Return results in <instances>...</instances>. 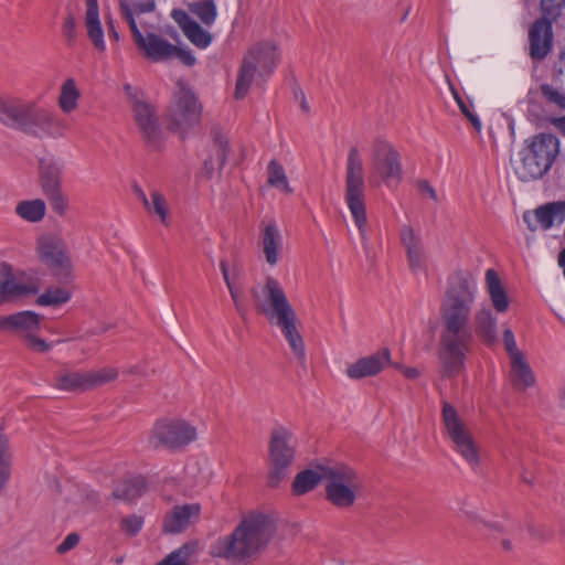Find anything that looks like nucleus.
I'll list each match as a JSON object with an SVG mask.
<instances>
[{
    "label": "nucleus",
    "mask_w": 565,
    "mask_h": 565,
    "mask_svg": "<svg viewBox=\"0 0 565 565\" xmlns=\"http://www.w3.org/2000/svg\"><path fill=\"white\" fill-rule=\"evenodd\" d=\"M200 115L201 106L194 93L180 84L169 108V116L174 128L181 132L185 131L199 121Z\"/></svg>",
    "instance_id": "nucleus-16"
},
{
    "label": "nucleus",
    "mask_w": 565,
    "mask_h": 565,
    "mask_svg": "<svg viewBox=\"0 0 565 565\" xmlns=\"http://www.w3.org/2000/svg\"><path fill=\"white\" fill-rule=\"evenodd\" d=\"M477 292L476 280L470 276H460L451 282L441 302L443 330L438 358L445 376L457 375L465 367L472 339L469 320Z\"/></svg>",
    "instance_id": "nucleus-1"
},
{
    "label": "nucleus",
    "mask_w": 565,
    "mask_h": 565,
    "mask_svg": "<svg viewBox=\"0 0 565 565\" xmlns=\"http://www.w3.org/2000/svg\"><path fill=\"white\" fill-rule=\"evenodd\" d=\"M558 265L563 268V273H564V277H565V248L559 253Z\"/></svg>",
    "instance_id": "nucleus-63"
},
{
    "label": "nucleus",
    "mask_w": 565,
    "mask_h": 565,
    "mask_svg": "<svg viewBox=\"0 0 565 565\" xmlns=\"http://www.w3.org/2000/svg\"><path fill=\"white\" fill-rule=\"evenodd\" d=\"M195 551V546L184 544L175 551L168 554L162 561L156 565H190L191 556Z\"/></svg>",
    "instance_id": "nucleus-45"
},
{
    "label": "nucleus",
    "mask_w": 565,
    "mask_h": 565,
    "mask_svg": "<svg viewBox=\"0 0 565 565\" xmlns=\"http://www.w3.org/2000/svg\"><path fill=\"white\" fill-rule=\"evenodd\" d=\"M390 363L391 353L388 350L384 349L371 355L358 359L348 366L345 374L351 380L372 377L385 370Z\"/></svg>",
    "instance_id": "nucleus-20"
},
{
    "label": "nucleus",
    "mask_w": 565,
    "mask_h": 565,
    "mask_svg": "<svg viewBox=\"0 0 565 565\" xmlns=\"http://www.w3.org/2000/svg\"><path fill=\"white\" fill-rule=\"evenodd\" d=\"M54 386L62 391L90 390L88 371H61L55 375Z\"/></svg>",
    "instance_id": "nucleus-33"
},
{
    "label": "nucleus",
    "mask_w": 565,
    "mask_h": 565,
    "mask_svg": "<svg viewBox=\"0 0 565 565\" xmlns=\"http://www.w3.org/2000/svg\"><path fill=\"white\" fill-rule=\"evenodd\" d=\"M522 480L525 482V483H529V484H532L533 483V479L530 478V476H525L523 475L522 476Z\"/></svg>",
    "instance_id": "nucleus-64"
},
{
    "label": "nucleus",
    "mask_w": 565,
    "mask_h": 565,
    "mask_svg": "<svg viewBox=\"0 0 565 565\" xmlns=\"http://www.w3.org/2000/svg\"><path fill=\"white\" fill-rule=\"evenodd\" d=\"M401 239L407 250L408 264L413 270H420L424 267V254L419 238L409 226H404L401 232Z\"/></svg>",
    "instance_id": "nucleus-31"
},
{
    "label": "nucleus",
    "mask_w": 565,
    "mask_h": 565,
    "mask_svg": "<svg viewBox=\"0 0 565 565\" xmlns=\"http://www.w3.org/2000/svg\"><path fill=\"white\" fill-rule=\"evenodd\" d=\"M62 33L68 45H72L77 38L76 21L73 15H67L62 25Z\"/></svg>",
    "instance_id": "nucleus-54"
},
{
    "label": "nucleus",
    "mask_w": 565,
    "mask_h": 565,
    "mask_svg": "<svg viewBox=\"0 0 565 565\" xmlns=\"http://www.w3.org/2000/svg\"><path fill=\"white\" fill-rule=\"evenodd\" d=\"M15 214L30 223L41 222L46 213V204L42 199L24 200L15 205Z\"/></svg>",
    "instance_id": "nucleus-39"
},
{
    "label": "nucleus",
    "mask_w": 565,
    "mask_h": 565,
    "mask_svg": "<svg viewBox=\"0 0 565 565\" xmlns=\"http://www.w3.org/2000/svg\"><path fill=\"white\" fill-rule=\"evenodd\" d=\"M183 33L199 49H206L212 43L211 33L195 21Z\"/></svg>",
    "instance_id": "nucleus-46"
},
{
    "label": "nucleus",
    "mask_w": 565,
    "mask_h": 565,
    "mask_svg": "<svg viewBox=\"0 0 565 565\" xmlns=\"http://www.w3.org/2000/svg\"><path fill=\"white\" fill-rule=\"evenodd\" d=\"M475 328L477 334L489 344L497 340V322L489 308H482L475 316Z\"/></svg>",
    "instance_id": "nucleus-37"
},
{
    "label": "nucleus",
    "mask_w": 565,
    "mask_h": 565,
    "mask_svg": "<svg viewBox=\"0 0 565 565\" xmlns=\"http://www.w3.org/2000/svg\"><path fill=\"white\" fill-rule=\"evenodd\" d=\"M46 199L53 212L57 215L63 216L67 212L70 201L68 196L63 192V190L46 196Z\"/></svg>",
    "instance_id": "nucleus-50"
},
{
    "label": "nucleus",
    "mask_w": 565,
    "mask_h": 565,
    "mask_svg": "<svg viewBox=\"0 0 565 565\" xmlns=\"http://www.w3.org/2000/svg\"><path fill=\"white\" fill-rule=\"evenodd\" d=\"M345 203L359 228L362 241L366 239L364 167L358 148L349 150L345 168Z\"/></svg>",
    "instance_id": "nucleus-6"
},
{
    "label": "nucleus",
    "mask_w": 565,
    "mask_h": 565,
    "mask_svg": "<svg viewBox=\"0 0 565 565\" xmlns=\"http://www.w3.org/2000/svg\"><path fill=\"white\" fill-rule=\"evenodd\" d=\"M371 172L379 175L387 186L396 185L402 179L398 153L385 140L377 139L373 143Z\"/></svg>",
    "instance_id": "nucleus-15"
},
{
    "label": "nucleus",
    "mask_w": 565,
    "mask_h": 565,
    "mask_svg": "<svg viewBox=\"0 0 565 565\" xmlns=\"http://www.w3.org/2000/svg\"><path fill=\"white\" fill-rule=\"evenodd\" d=\"M510 364V380L516 390L525 391L535 385L536 377L525 354L511 359Z\"/></svg>",
    "instance_id": "nucleus-29"
},
{
    "label": "nucleus",
    "mask_w": 565,
    "mask_h": 565,
    "mask_svg": "<svg viewBox=\"0 0 565 565\" xmlns=\"http://www.w3.org/2000/svg\"><path fill=\"white\" fill-rule=\"evenodd\" d=\"M270 324L279 328L281 334L287 341L294 358L301 365L306 364V347L302 335L298 329V317L296 311H291L281 318L270 322Z\"/></svg>",
    "instance_id": "nucleus-21"
},
{
    "label": "nucleus",
    "mask_w": 565,
    "mask_h": 565,
    "mask_svg": "<svg viewBox=\"0 0 565 565\" xmlns=\"http://www.w3.org/2000/svg\"><path fill=\"white\" fill-rule=\"evenodd\" d=\"M128 24L131 31L132 40L143 56L152 62H163L171 58L174 51V44L153 32L143 33L127 11Z\"/></svg>",
    "instance_id": "nucleus-17"
},
{
    "label": "nucleus",
    "mask_w": 565,
    "mask_h": 565,
    "mask_svg": "<svg viewBox=\"0 0 565 565\" xmlns=\"http://www.w3.org/2000/svg\"><path fill=\"white\" fill-rule=\"evenodd\" d=\"M220 268L237 312L241 316H244L246 312V303L241 284L239 269L235 267L231 273L226 262L224 260L221 262Z\"/></svg>",
    "instance_id": "nucleus-30"
},
{
    "label": "nucleus",
    "mask_w": 565,
    "mask_h": 565,
    "mask_svg": "<svg viewBox=\"0 0 565 565\" xmlns=\"http://www.w3.org/2000/svg\"><path fill=\"white\" fill-rule=\"evenodd\" d=\"M200 511L196 503L174 507L164 518L163 531L173 534L184 531L199 519Z\"/></svg>",
    "instance_id": "nucleus-27"
},
{
    "label": "nucleus",
    "mask_w": 565,
    "mask_h": 565,
    "mask_svg": "<svg viewBox=\"0 0 565 565\" xmlns=\"http://www.w3.org/2000/svg\"><path fill=\"white\" fill-rule=\"evenodd\" d=\"M122 89L131 106L134 119L140 132L146 139L154 140L159 134V124L153 106L146 99L140 87L125 83Z\"/></svg>",
    "instance_id": "nucleus-14"
},
{
    "label": "nucleus",
    "mask_w": 565,
    "mask_h": 565,
    "mask_svg": "<svg viewBox=\"0 0 565 565\" xmlns=\"http://www.w3.org/2000/svg\"><path fill=\"white\" fill-rule=\"evenodd\" d=\"M250 294L255 308L267 318L269 323L295 310L284 287L273 276L256 284L250 289Z\"/></svg>",
    "instance_id": "nucleus-10"
},
{
    "label": "nucleus",
    "mask_w": 565,
    "mask_h": 565,
    "mask_svg": "<svg viewBox=\"0 0 565 565\" xmlns=\"http://www.w3.org/2000/svg\"><path fill=\"white\" fill-rule=\"evenodd\" d=\"M295 459V438L290 429L276 427L269 441L268 486L276 488L287 477Z\"/></svg>",
    "instance_id": "nucleus-9"
},
{
    "label": "nucleus",
    "mask_w": 565,
    "mask_h": 565,
    "mask_svg": "<svg viewBox=\"0 0 565 565\" xmlns=\"http://www.w3.org/2000/svg\"><path fill=\"white\" fill-rule=\"evenodd\" d=\"M0 125L40 140L65 138L68 130L64 118L38 100L1 93Z\"/></svg>",
    "instance_id": "nucleus-2"
},
{
    "label": "nucleus",
    "mask_w": 565,
    "mask_h": 565,
    "mask_svg": "<svg viewBox=\"0 0 565 565\" xmlns=\"http://www.w3.org/2000/svg\"><path fill=\"white\" fill-rule=\"evenodd\" d=\"M270 324L279 328L281 334L287 341L294 358L301 365L306 364V347L302 335L298 329V317L296 311H291L281 318L270 322Z\"/></svg>",
    "instance_id": "nucleus-22"
},
{
    "label": "nucleus",
    "mask_w": 565,
    "mask_h": 565,
    "mask_svg": "<svg viewBox=\"0 0 565 565\" xmlns=\"http://www.w3.org/2000/svg\"><path fill=\"white\" fill-rule=\"evenodd\" d=\"M327 465L318 466L315 469H307L299 472L294 482L292 491L297 495L305 494L312 490L319 481H326Z\"/></svg>",
    "instance_id": "nucleus-34"
},
{
    "label": "nucleus",
    "mask_w": 565,
    "mask_h": 565,
    "mask_svg": "<svg viewBox=\"0 0 565 565\" xmlns=\"http://www.w3.org/2000/svg\"><path fill=\"white\" fill-rule=\"evenodd\" d=\"M172 18L183 32L194 22V20H192L190 15L183 10H173Z\"/></svg>",
    "instance_id": "nucleus-58"
},
{
    "label": "nucleus",
    "mask_w": 565,
    "mask_h": 565,
    "mask_svg": "<svg viewBox=\"0 0 565 565\" xmlns=\"http://www.w3.org/2000/svg\"><path fill=\"white\" fill-rule=\"evenodd\" d=\"M275 533L276 524L269 516L252 513L242 520L232 534L212 544L211 555L232 562L245 561L265 548Z\"/></svg>",
    "instance_id": "nucleus-3"
},
{
    "label": "nucleus",
    "mask_w": 565,
    "mask_h": 565,
    "mask_svg": "<svg viewBox=\"0 0 565 565\" xmlns=\"http://www.w3.org/2000/svg\"><path fill=\"white\" fill-rule=\"evenodd\" d=\"M142 526L143 518L137 514L124 516L119 522L120 530L129 536L137 535L141 531Z\"/></svg>",
    "instance_id": "nucleus-49"
},
{
    "label": "nucleus",
    "mask_w": 565,
    "mask_h": 565,
    "mask_svg": "<svg viewBox=\"0 0 565 565\" xmlns=\"http://www.w3.org/2000/svg\"><path fill=\"white\" fill-rule=\"evenodd\" d=\"M12 457L9 451L7 438L0 436V492L4 489L11 477Z\"/></svg>",
    "instance_id": "nucleus-44"
},
{
    "label": "nucleus",
    "mask_w": 565,
    "mask_h": 565,
    "mask_svg": "<svg viewBox=\"0 0 565 565\" xmlns=\"http://www.w3.org/2000/svg\"><path fill=\"white\" fill-rule=\"evenodd\" d=\"M118 376V370L113 366H106L88 371L89 388L98 387L115 381Z\"/></svg>",
    "instance_id": "nucleus-47"
},
{
    "label": "nucleus",
    "mask_w": 565,
    "mask_h": 565,
    "mask_svg": "<svg viewBox=\"0 0 565 565\" xmlns=\"http://www.w3.org/2000/svg\"><path fill=\"white\" fill-rule=\"evenodd\" d=\"M136 194L150 216L158 220L163 226H170V204L162 192L153 189L147 195L141 189H137Z\"/></svg>",
    "instance_id": "nucleus-26"
},
{
    "label": "nucleus",
    "mask_w": 565,
    "mask_h": 565,
    "mask_svg": "<svg viewBox=\"0 0 565 565\" xmlns=\"http://www.w3.org/2000/svg\"><path fill=\"white\" fill-rule=\"evenodd\" d=\"M279 60L277 47L271 42H263L254 45L244 56L239 67L235 98H244L254 82L264 81L276 67Z\"/></svg>",
    "instance_id": "nucleus-5"
},
{
    "label": "nucleus",
    "mask_w": 565,
    "mask_h": 565,
    "mask_svg": "<svg viewBox=\"0 0 565 565\" xmlns=\"http://www.w3.org/2000/svg\"><path fill=\"white\" fill-rule=\"evenodd\" d=\"M418 186L424 195H427L434 201L438 200L435 189L427 181H420Z\"/></svg>",
    "instance_id": "nucleus-59"
},
{
    "label": "nucleus",
    "mask_w": 565,
    "mask_h": 565,
    "mask_svg": "<svg viewBox=\"0 0 565 565\" xmlns=\"http://www.w3.org/2000/svg\"><path fill=\"white\" fill-rule=\"evenodd\" d=\"M486 285L494 309L498 312L507 311L509 308V299L494 269H488L486 271Z\"/></svg>",
    "instance_id": "nucleus-35"
},
{
    "label": "nucleus",
    "mask_w": 565,
    "mask_h": 565,
    "mask_svg": "<svg viewBox=\"0 0 565 565\" xmlns=\"http://www.w3.org/2000/svg\"><path fill=\"white\" fill-rule=\"evenodd\" d=\"M454 98L456 99L460 110L466 115V117L472 122L477 130L481 129V121L477 115L472 114L469 107L465 104L463 99L459 96V94L452 90Z\"/></svg>",
    "instance_id": "nucleus-55"
},
{
    "label": "nucleus",
    "mask_w": 565,
    "mask_h": 565,
    "mask_svg": "<svg viewBox=\"0 0 565 565\" xmlns=\"http://www.w3.org/2000/svg\"><path fill=\"white\" fill-rule=\"evenodd\" d=\"M42 320L43 316L31 310L0 316V331L17 333L22 337V341L29 350L44 353L52 349V344L36 335Z\"/></svg>",
    "instance_id": "nucleus-11"
},
{
    "label": "nucleus",
    "mask_w": 565,
    "mask_h": 565,
    "mask_svg": "<svg viewBox=\"0 0 565 565\" xmlns=\"http://www.w3.org/2000/svg\"><path fill=\"white\" fill-rule=\"evenodd\" d=\"M79 542V536L76 533H70L57 546L56 551L64 554L74 548Z\"/></svg>",
    "instance_id": "nucleus-57"
},
{
    "label": "nucleus",
    "mask_w": 565,
    "mask_h": 565,
    "mask_svg": "<svg viewBox=\"0 0 565 565\" xmlns=\"http://www.w3.org/2000/svg\"><path fill=\"white\" fill-rule=\"evenodd\" d=\"M259 248L270 267L280 262L284 253V236L278 223L273 218H264L260 222Z\"/></svg>",
    "instance_id": "nucleus-18"
},
{
    "label": "nucleus",
    "mask_w": 565,
    "mask_h": 565,
    "mask_svg": "<svg viewBox=\"0 0 565 565\" xmlns=\"http://www.w3.org/2000/svg\"><path fill=\"white\" fill-rule=\"evenodd\" d=\"M40 185L45 196L62 191V168L56 163L41 164Z\"/></svg>",
    "instance_id": "nucleus-36"
},
{
    "label": "nucleus",
    "mask_w": 565,
    "mask_h": 565,
    "mask_svg": "<svg viewBox=\"0 0 565 565\" xmlns=\"http://www.w3.org/2000/svg\"><path fill=\"white\" fill-rule=\"evenodd\" d=\"M523 221L531 231H547L565 221V201H557L539 206L533 212H525Z\"/></svg>",
    "instance_id": "nucleus-19"
},
{
    "label": "nucleus",
    "mask_w": 565,
    "mask_h": 565,
    "mask_svg": "<svg viewBox=\"0 0 565 565\" xmlns=\"http://www.w3.org/2000/svg\"><path fill=\"white\" fill-rule=\"evenodd\" d=\"M441 417L445 434L451 440L455 451H457L470 467H478L480 463L478 446L457 409L450 403L444 402Z\"/></svg>",
    "instance_id": "nucleus-8"
},
{
    "label": "nucleus",
    "mask_w": 565,
    "mask_h": 565,
    "mask_svg": "<svg viewBox=\"0 0 565 565\" xmlns=\"http://www.w3.org/2000/svg\"><path fill=\"white\" fill-rule=\"evenodd\" d=\"M267 182L275 189L286 194H291L292 189L289 184L285 169L276 160H271L267 167Z\"/></svg>",
    "instance_id": "nucleus-42"
},
{
    "label": "nucleus",
    "mask_w": 565,
    "mask_h": 565,
    "mask_svg": "<svg viewBox=\"0 0 565 565\" xmlns=\"http://www.w3.org/2000/svg\"><path fill=\"white\" fill-rule=\"evenodd\" d=\"M72 289L68 285L49 287L36 298V305L42 307H61L72 298Z\"/></svg>",
    "instance_id": "nucleus-38"
},
{
    "label": "nucleus",
    "mask_w": 565,
    "mask_h": 565,
    "mask_svg": "<svg viewBox=\"0 0 565 565\" xmlns=\"http://www.w3.org/2000/svg\"><path fill=\"white\" fill-rule=\"evenodd\" d=\"M206 158L202 168V175L212 179L218 175L225 166L228 153V140L225 136L216 134L207 146Z\"/></svg>",
    "instance_id": "nucleus-24"
},
{
    "label": "nucleus",
    "mask_w": 565,
    "mask_h": 565,
    "mask_svg": "<svg viewBox=\"0 0 565 565\" xmlns=\"http://www.w3.org/2000/svg\"><path fill=\"white\" fill-rule=\"evenodd\" d=\"M196 428L183 419H163L156 423L150 434L154 447H183L196 439Z\"/></svg>",
    "instance_id": "nucleus-13"
},
{
    "label": "nucleus",
    "mask_w": 565,
    "mask_h": 565,
    "mask_svg": "<svg viewBox=\"0 0 565 565\" xmlns=\"http://www.w3.org/2000/svg\"><path fill=\"white\" fill-rule=\"evenodd\" d=\"M190 11L205 25H212L217 17V8L213 0H203L190 6Z\"/></svg>",
    "instance_id": "nucleus-43"
},
{
    "label": "nucleus",
    "mask_w": 565,
    "mask_h": 565,
    "mask_svg": "<svg viewBox=\"0 0 565 565\" xmlns=\"http://www.w3.org/2000/svg\"><path fill=\"white\" fill-rule=\"evenodd\" d=\"M326 497L338 508H350L362 491V479L352 468L333 463L327 465Z\"/></svg>",
    "instance_id": "nucleus-7"
},
{
    "label": "nucleus",
    "mask_w": 565,
    "mask_h": 565,
    "mask_svg": "<svg viewBox=\"0 0 565 565\" xmlns=\"http://www.w3.org/2000/svg\"><path fill=\"white\" fill-rule=\"evenodd\" d=\"M503 343L510 360L524 355V352L518 348L514 334L510 329L503 332Z\"/></svg>",
    "instance_id": "nucleus-53"
},
{
    "label": "nucleus",
    "mask_w": 565,
    "mask_h": 565,
    "mask_svg": "<svg viewBox=\"0 0 565 565\" xmlns=\"http://www.w3.org/2000/svg\"><path fill=\"white\" fill-rule=\"evenodd\" d=\"M559 150L558 139L551 134H540L525 141L520 151L516 174L523 181L543 177L552 167Z\"/></svg>",
    "instance_id": "nucleus-4"
},
{
    "label": "nucleus",
    "mask_w": 565,
    "mask_h": 565,
    "mask_svg": "<svg viewBox=\"0 0 565 565\" xmlns=\"http://www.w3.org/2000/svg\"><path fill=\"white\" fill-rule=\"evenodd\" d=\"M45 266L58 284L71 285L75 280V268L71 254L55 259Z\"/></svg>",
    "instance_id": "nucleus-40"
},
{
    "label": "nucleus",
    "mask_w": 565,
    "mask_h": 565,
    "mask_svg": "<svg viewBox=\"0 0 565 565\" xmlns=\"http://www.w3.org/2000/svg\"><path fill=\"white\" fill-rule=\"evenodd\" d=\"M565 7V0H541V10L545 17L556 20Z\"/></svg>",
    "instance_id": "nucleus-51"
},
{
    "label": "nucleus",
    "mask_w": 565,
    "mask_h": 565,
    "mask_svg": "<svg viewBox=\"0 0 565 565\" xmlns=\"http://www.w3.org/2000/svg\"><path fill=\"white\" fill-rule=\"evenodd\" d=\"M85 26L87 36L98 52L106 51L104 29L99 19L97 0H86Z\"/></svg>",
    "instance_id": "nucleus-28"
},
{
    "label": "nucleus",
    "mask_w": 565,
    "mask_h": 565,
    "mask_svg": "<svg viewBox=\"0 0 565 565\" xmlns=\"http://www.w3.org/2000/svg\"><path fill=\"white\" fill-rule=\"evenodd\" d=\"M542 95L551 103L565 109V95L562 94L557 88L544 84L541 86Z\"/></svg>",
    "instance_id": "nucleus-52"
},
{
    "label": "nucleus",
    "mask_w": 565,
    "mask_h": 565,
    "mask_svg": "<svg viewBox=\"0 0 565 565\" xmlns=\"http://www.w3.org/2000/svg\"><path fill=\"white\" fill-rule=\"evenodd\" d=\"M81 89L73 77L66 78L60 87L57 105L63 114H71L78 108Z\"/></svg>",
    "instance_id": "nucleus-32"
},
{
    "label": "nucleus",
    "mask_w": 565,
    "mask_h": 565,
    "mask_svg": "<svg viewBox=\"0 0 565 565\" xmlns=\"http://www.w3.org/2000/svg\"><path fill=\"white\" fill-rule=\"evenodd\" d=\"M41 289L36 277L15 271L8 263L0 264V305L38 295Z\"/></svg>",
    "instance_id": "nucleus-12"
},
{
    "label": "nucleus",
    "mask_w": 565,
    "mask_h": 565,
    "mask_svg": "<svg viewBox=\"0 0 565 565\" xmlns=\"http://www.w3.org/2000/svg\"><path fill=\"white\" fill-rule=\"evenodd\" d=\"M172 57L179 58L186 66L194 65L196 61L195 56L190 50H184L177 45H174V51L171 54V58Z\"/></svg>",
    "instance_id": "nucleus-56"
},
{
    "label": "nucleus",
    "mask_w": 565,
    "mask_h": 565,
    "mask_svg": "<svg viewBox=\"0 0 565 565\" xmlns=\"http://www.w3.org/2000/svg\"><path fill=\"white\" fill-rule=\"evenodd\" d=\"M109 38L110 39H114L115 41H119V33L117 32V30L115 29V26L110 23L109 24Z\"/></svg>",
    "instance_id": "nucleus-62"
},
{
    "label": "nucleus",
    "mask_w": 565,
    "mask_h": 565,
    "mask_svg": "<svg viewBox=\"0 0 565 565\" xmlns=\"http://www.w3.org/2000/svg\"><path fill=\"white\" fill-rule=\"evenodd\" d=\"M465 514L472 522H481V519L479 518V515L473 511H466Z\"/></svg>",
    "instance_id": "nucleus-61"
},
{
    "label": "nucleus",
    "mask_w": 565,
    "mask_h": 565,
    "mask_svg": "<svg viewBox=\"0 0 565 565\" xmlns=\"http://www.w3.org/2000/svg\"><path fill=\"white\" fill-rule=\"evenodd\" d=\"M153 9H154L153 0H147L145 2H134L132 4H129L125 0L120 1L121 14L126 19L127 22H128L127 11L131 13L132 19L136 21V19H135L136 15L151 12Z\"/></svg>",
    "instance_id": "nucleus-48"
},
{
    "label": "nucleus",
    "mask_w": 565,
    "mask_h": 565,
    "mask_svg": "<svg viewBox=\"0 0 565 565\" xmlns=\"http://www.w3.org/2000/svg\"><path fill=\"white\" fill-rule=\"evenodd\" d=\"M553 21L554 20L543 14V18L537 20L530 29V55L532 58L542 60L551 51L553 42Z\"/></svg>",
    "instance_id": "nucleus-23"
},
{
    "label": "nucleus",
    "mask_w": 565,
    "mask_h": 565,
    "mask_svg": "<svg viewBox=\"0 0 565 565\" xmlns=\"http://www.w3.org/2000/svg\"><path fill=\"white\" fill-rule=\"evenodd\" d=\"M147 489L146 481L142 477L126 480L118 484L113 494L115 498L124 501H132L141 497Z\"/></svg>",
    "instance_id": "nucleus-41"
},
{
    "label": "nucleus",
    "mask_w": 565,
    "mask_h": 565,
    "mask_svg": "<svg viewBox=\"0 0 565 565\" xmlns=\"http://www.w3.org/2000/svg\"><path fill=\"white\" fill-rule=\"evenodd\" d=\"M401 371L409 380H415L419 376V371L416 367H401Z\"/></svg>",
    "instance_id": "nucleus-60"
},
{
    "label": "nucleus",
    "mask_w": 565,
    "mask_h": 565,
    "mask_svg": "<svg viewBox=\"0 0 565 565\" xmlns=\"http://www.w3.org/2000/svg\"><path fill=\"white\" fill-rule=\"evenodd\" d=\"M35 252L39 260L46 265L71 254L66 241L56 233H44L36 239Z\"/></svg>",
    "instance_id": "nucleus-25"
}]
</instances>
